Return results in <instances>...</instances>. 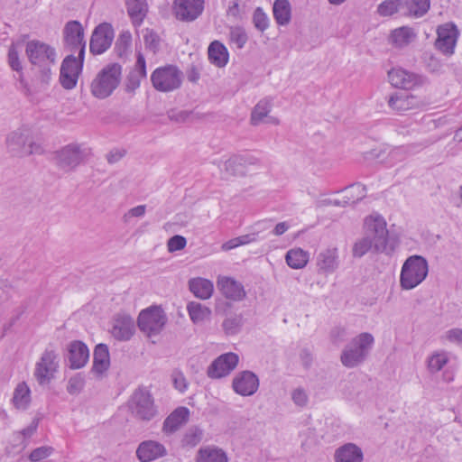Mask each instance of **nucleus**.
Masks as SVG:
<instances>
[{
  "instance_id": "nucleus-45",
  "label": "nucleus",
  "mask_w": 462,
  "mask_h": 462,
  "mask_svg": "<svg viewBox=\"0 0 462 462\" xmlns=\"http://www.w3.org/2000/svg\"><path fill=\"white\" fill-rule=\"evenodd\" d=\"M448 362L446 352H435L428 357L427 366L431 374L439 372Z\"/></svg>"
},
{
  "instance_id": "nucleus-44",
  "label": "nucleus",
  "mask_w": 462,
  "mask_h": 462,
  "mask_svg": "<svg viewBox=\"0 0 462 462\" xmlns=\"http://www.w3.org/2000/svg\"><path fill=\"white\" fill-rule=\"evenodd\" d=\"M346 200H348V205L355 204L366 196V188L361 183H355L344 190Z\"/></svg>"
},
{
  "instance_id": "nucleus-50",
  "label": "nucleus",
  "mask_w": 462,
  "mask_h": 462,
  "mask_svg": "<svg viewBox=\"0 0 462 462\" xmlns=\"http://www.w3.org/2000/svg\"><path fill=\"white\" fill-rule=\"evenodd\" d=\"M253 23L254 27L262 32L269 27V18L262 7H257L254 10L253 14Z\"/></svg>"
},
{
  "instance_id": "nucleus-12",
  "label": "nucleus",
  "mask_w": 462,
  "mask_h": 462,
  "mask_svg": "<svg viewBox=\"0 0 462 462\" xmlns=\"http://www.w3.org/2000/svg\"><path fill=\"white\" fill-rule=\"evenodd\" d=\"M129 408L134 417L143 420H150L156 414L151 394L143 390L134 392L130 401Z\"/></svg>"
},
{
  "instance_id": "nucleus-56",
  "label": "nucleus",
  "mask_w": 462,
  "mask_h": 462,
  "mask_svg": "<svg viewBox=\"0 0 462 462\" xmlns=\"http://www.w3.org/2000/svg\"><path fill=\"white\" fill-rule=\"evenodd\" d=\"M186 245V238L182 236L176 235L168 240L167 247L169 252H175L183 249Z\"/></svg>"
},
{
  "instance_id": "nucleus-10",
  "label": "nucleus",
  "mask_w": 462,
  "mask_h": 462,
  "mask_svg": "<svg viewBox=\"0 0 462 462\" xmlns=\"http://www.w3.org/2000/svg\"><path fill=\"white\" fill-rule=\"evenodd\" d=\"M25 51L29 60L33 65L45 67L54 64L56 61L55 49L40 41L28 42Z\"/></svg>"
},
{
  "instance_id": "nucleus-27",
  "label": "nucleus",
  "mask_w": 462,
  "mask_h": 462,
  "mask_svg": "<svg viewBox=\"0 0 462 462\" xmlns=\"http://www.w3.org/2000/svg\"><path fill=\"white\" fill-rule=\"evenodd\" d=\"M195 460L196 462H228L226 453L216 446L200 448Z\"/></svg>"
},
{
  "instance_id": "nucleus-6",
  "label": "nucleus",
  "mask_w": 462,
  "mask_h": 462,
  "mask_svg": "<svg viewBox=\"0 0 462 462\" xmlns=\"http://www.w3.org/2000/svg\"><path fill=\"white\" fill-rule=\"evenodd\" d=\"M166 323L167 316L163 310L158 306L143 310L137 319L139 329L149 337L159 335Z\"/></svg>"
},
{
  "instance_id": "nucleus-60",
  "label": "nucleus",
  "mask_w": 462,
  "mask_h": 462,
  "mask_svg": "<svg viewBox=\"0 0 462 462\" xmlns=\"http://www.w3.org/2000/svg\"><path fill=\"white\" fill-rule=\"evenodd\" d=\"M132 71L137 73L144 79L146 78V62L144 56L140 51L137 52L136 62Z\"/></svg>"
},
{
  "instance_id": "nucleus-40",
  "label": "nucleus",
  "mask_w": 462,
  "mask_h": 462,
  "mask_svg": "<svg viewBox=\"0 0 462 462\" xmlns=\"http://www.w3.org/2000/svg\"><path fill=\"white\" fill-rule=\"evenodd\" d=\"M415 37L413 30L408 26H402L393 30L391 33L392 42L399 48L407 46Z\"/></svg>"
},
{
  "instance_id": "nucleus-20",
  "label": "nucleus",
  "mask_w": 462,
  "mask_h": 462,
  "mask_svg": "<svg viewBox=\"0 0 462 462\" xmlns=\"http://www.w3.org/2000/svg\"><path fill=\"white\" fill-rule=\"evenodd\" d=\"M67 359L71 369H79L86 365L89 359V350L85 343L74 340L68 346Z\"/></svg>"
},
{
  "instance_id": "nucleus-33",
  "label": "nucleus",
  "mask_w": 462,
  "mask_h": 462,
  "mask_svg": "<svg viewBox=\"0 0 462 462\" xmlns=\"http://www.w3.org/2000/svg\"><path fill=\"white\" fill-rule=\"evenodd\" d=\"M190 291L201 300L209 299L213 293L214 286L212 282L204 278H193L189 282Z\"/></svg>"
},
{
  "instance_id": "nucleus-14",
  "label": "nucleus",
  "mask_w": 462,
  "mask_h": 462,
  "mask_svg": "<svg viewBox=\"0 0 462 462\" xmlns=\"http://www.w3.org/2000/svg\"><path fill=\"white\" fill-rule=\"evenodd\" d=\"M84 60L68 55L60 66V82L66 89H72L76 87L79 76L82 70Z\"/></svg>"
},
{
  "instance_id": "nucleus-55",
  "label": "nucleus",
  "mask_w": 462,
  "mask_h": 462,
  "mask_svg": "<svg viewBox=\"0 0 462 462\" xmlns=\"http://www.w3.org/2000/svg\"><path fill=\"white\" fill-rule=\"evenodd\" d=\"M143 78L140 75H138L135 72H133L132 70L129 72V74L126 77L125 80V90L126 92H134L135 91L141 84V80Z\"/></svg>"
},
{
  "instance_id": "nucleus-22",
  "label": "nucleus",
  "mask_w": 462,
  "mask_h": 462,
  "mask_svg": "<svg viewBox=\"0 0 462 462\" xmlns=\"http://www.w3.org/2000/svg\"><path fill=\"white\" fill-rule=\"evenodd\" d=\"M134 321L130 315L117 314L111 330L112 336L120 341L129 340L134 333Z\"/></svg>"
},
{
  "instance_id": "nucleus-34",
  "label": "nucleus",
  "mask_w": 462,
  "mask_h": 462,
  "mask_svg": "<svg viewBox=\"0 0 462 462\" xmlns=\"http://www.w3.org/2000/svg\"><path fill=\"white\" fill-rule=\"evenodd\" d=\"M208 59L212 64L219 68L226 65L229 56L228 51L225 45L220 42H212L208 47Z\"/></svg>"
},
{
  "instance_id": "nucleus-42",
  "label": "nucleus",
  "mask_w": 462,
  "mask_h": 462,
  "mask_svg": "<svg viewBox=\"0 0 462 462\" xmlns=\"http://www.w3.org/2000/svg\"><path fill=\"white\" fill-rule=\"evenodd\" d=\"M272 108V102L269 99L260 100L251 114V124L254 125H259L264 117L268 116Z\"/></svg>"
},
{
  "instance_id": "nucleus-39",
  "label": "nucleus",
  "mask_w": 462,
  "mask_h": 462,
  "mask_svg": "<svg viewBox=\"0 0 462 462\" xmlns=\"http://www.w3.org/2000/svg\"><path fill=\"white\" fill-rule=\"evenodd\" d=\"M244 326V317L242 313H229L222 322V328L226 336L237 335Z\"/></svg>"
},
{
  "instance_id": "nucleus-35",
  "label": "nucleus",
  "mask_w": 462,
  "mask_h": 462,
  "mask_svg": "<svg viewBox=\"0 0 462 462\" xmlns=\"http://www.w3.org/2000/svg\"><path fill=\"white\" fill-rule=\"evenodd\" d=\"M245 160L240 157V155L231 156L224 162L222 166H219L223 178L227 179L231 176L242 174L245 169Z\"/></svg>"
},
{
  "instance_id": "nucleus-29",
  "label": "nucleus",
  "mask_w": 462,
  "mask_h": 462,
  "mask_svg": "<svg viewBox=\"0 0 462 462\" xmlns=\"http://www.w3.org/2000/svg\"><path fill=\"white\" fill-rule=\"evenodd\" d=\"M32 401L31 390L25 382L19 383L14 390L12 404L20 411L29 408Z\"/></svg>"
},
{
  "instance_id": "nucleus-63",
  "label": "nucleus",
  "mask_w": 462,
  "mask_h": 462,
  "mask_svg": "<svg viewBox=\"0 0 462 462\" xmlns=\"http://www.w3.org/2000/svg\"><path fill=\"white\" fill-rule=\"evenodd\" d=\"M319 203L321 206H335V207L348 206V200H346V199L344 197H343V199H326L321 200Z\"/></svg>"
},
{
  "instance_id": "nucleus-8",
  "label": "nucleus",
  "mask_w": 462,
  "mask_h": 462,
  "mask_svg": "<svg viewBox=\"0 0 462 462\" xmlns=\"http://www.w3.org/2000/svg\"><path fill=\"white\" fill-rule=\"evenodd\" d=\"M59 368V355L53 348H46L35 365L33 375L40 385H46L54 378Z\"/></svg>"
},
{
  "instance_id": "nucleus-47",
  "label": "nucleus",
  "mask_w": 462,
  "mask_h": 462,
  "mask_svg": "<svg viewBox=\"0 0 462 462\" xmlns=\"http://www.w3.org/2000/svg\"><path fill=\"white\" fill-rule=\"evenodd\" d=\"M372 249H374V239L370 236L365 235L354 244L352 254L354 257L361 258Z\"/></svg>"
},
{
  "instance_id": "nucleus-7",
  "label": "nucleus",
  "mask_w": 462,
  "mask_h": 462,
  "mask_svg": "<svg viewBox=\"0 0 462 462\" xmlns=\"http://www.w3.org/2000/svg\"><path fill=\"white\" fill-rule=\"evenodd\" d=\"M182 72L173 65L157 68L151 75L153 88L161 92H171L180 88Z\"/></svg>"
},
{
  "instance_id": "nucleus-57",
  "label": "nucleus",
  "mask_w": 462,
  "mask_h": 462,
  "mask_svg": "<svg viewBox=\"0 0 462 462\" xmlns=\"http://www.w3.org/2000/svg\"><path fill=\"white\" fill-rule=\"evenodd\" d=\"M84 383L83 377L80 375L73 376L69 381L67 391L70 394H77L83 389Z\"/></svg>"
},
{
  "instance_id": "nucleus-53",
  "label": "nucleus",
  "mask_w": 462,
  "mask_h": 462,
  "mask_svg": "<svg viewBox=\"0 0 462 462\" xmlns=\"http://www.w3.org/2000/svg\"><path fill=\"white\" fill-rule=\"evenodd\" d=\"M52 452L53 448L51 447L42 446L33 449L29 455V459L32 462H39L50 457Z\"/></svg>"
},
{
  "instance_id": "nucleus-41",
  "label": "nucleus",
  "mask_w": 462,
  "mask_h": 462,
  "mask_svg": "<svg viewBox=\"0 0 462 462\" xmlns=\"http://www.w3.org/2000/svg\"><path fill=\"white\" fill-rule=\"evenodd\" d=\"M132 34L129 31L122 32L115 44V51L119 58H125L131 52Z\"/></svg>"
},
{
  "instance_id": "nucleus-3",
  "label": "nucleus",
  "mask_w": 462,
  "mask_h": 462,
  "mask_svg": "<svg viewBox=\"0 0 462 462\" xmlns=\"http://www.w3.org/2000/svg\"><path fill=\"white\" fill-rule=\"evenodd\" d=\"M365 235L374 239V251L376 253H391L394 250L395 242L389 236L385 219L379 214H372L365 218Z\"/></svg>"
},
{
  "instance_id": "nucleus-19",
  "label": "nucleus",
  "mask_w": 462,
  "mask_h": 462,
  "mask_svg": "<svg viewBox=\"0 0 462 462\" xmlns=\"http://www.w3.org/2000/svg\"><path fill=\"white\" fill-rule=\"evenodd\" d=\"M232 388L241 396H252L259 388V378L252 371H242L233 378Z\"/></svg>"
},
{
  "instance_id": "nucleus-54",
  "label": "nucleus",
  "mask_w": 462,
  "mask_h": 462,
  "mask_svg": "<svg viewBox=\"0 0 462 462\" xmlns=\"http://www.w3.org/2000/svg\"><path fill=\"white\" fill-rule=\"evenodd\" d=\"M291 400L295 405L304 407L309 402V396L302 387H298L291 392Z\"/></svg>"
},
{
  "instance_id": "nucleus-36",
  "label": "nucleus",
  "mask_w": 462,
  "mask_h": 462,
  "mask_svg": "<svg viewBox=\"0 0 462 462\" xmlns=\"http://www.w3.org/2000/svg\"><path fill=\"white\" fill-rule=\"evenodd\" d=\"M273 14L276 23L284 26L290 23L291 19V6L288 0H275L273 6Z\"/></svg>"
},
{
  "instance_id": "nucleus-16",
  "label": "nucleus",
  "mask_w": 462,
  "mask_h": 462,
  "mask_svg": "<svg viewBox=\"0 0 462 462\" xmlns=\"http://www.w3.org/2000/svg\"><path fill=\"white\" fill-rule=\"evenodd\" d=\"M239 357L229 352L217 357L208 367L207 374L211 379L227 376L238 365Z\"/></svg>"
},
{
  "instance_id": "nucleus-24",
  "label": "nucleus",
  "mask_w": 462,
  "mask_h": 462,
  "mask_svg": "<svg viewBox=\"0 0 462 462\" xmlns=\"http://www.w3.org/2000/svg\"><path fill=\"white\" fill-rule=\"evenodd\" d=\"M217 287L226 299L235 301L244 300L246 295L243 284L230 277L218 278Z\"/></svg>"
},
{
  "instance_id": "nucleus-4",
  "label": "nucleus",
  "mask_w": 462,
  "mask_h": 462,
  "mask_svg": "<svg viewBox=\"0 0 462 462\" xmlns=\"http://www.w3.org/2000/svg\"><path fill=\"white\" fill-rule=\"evenodd\" d=\"M428 272V262L424 257L420 255L408 257L401 271L400 284L402 289H414L425 280Z\"/></svg>"
},
{
  "instance_id": "nucleus-51",
  "label": "nucleus",
  "mask_w": 462,
  "mask_h": 462,
  "mask_svg": "<svg viewBox=\"0 0 462 462\" xmlns=\"http://www.w3.org/2000/svg\"><path fill=\"white\" fill-rule=\"evenodd\" d=\"M229 37L231 42L235 43L238 49H242L248 40L245 31L239 26L230 29Z\"/></svg>"
},
{
  "instance_id": "nucleus-18",
  "label": "nucleus",
  "mask_w": 462,
  "mask_h": 462,
  "mask_svg": "<svg viewBox=\"0 0 462 462\" xmlns=\"http://www.w3.org/2000/svg\"><path fill=\"white\" fill-rule=\"evenodd\" d=\"M205 0H174V14L182 22L195 21L204 10Z\"/></svg>"
},
{
  "instance_id": "nucleus-5",
  "label": "nucleus",
  "mask_w": 462,
  "mask_h": 462,
  "mask_svg": "<svg viewBox=\"0 0 462 462\" xmlns=\"http://www.w3.org/2000/svg\"><path fill=\"white\" fill-rule=\"evenodd\" d=\"M6 147L13 156L23 157L31 154H42L43 148L32 140L27 129H17L6 137Z\"/></svg>"
},
{
  "instance_id": "nucleus-30",
  "label": "nucleus",
  "mask_w": 462,
  "mask_h": 462,
  "mask_svg": "<svg viewBox=\"0 0 462 462\" xmlns=\"http://www.w3.org/2000/svg\"><path fill=\"white\" fill-rule=\"evenodd\" d=\"M419 104L416 97L409 94H394L388 100L389 106L399 113L410 110Z\"/></svg>"
},
{
  "instance_id": "nucleus-2",
  "label": "nucleus",
  "mask_w": 462,
  "mask_h": 462,
  "mask_svg": "<svg viewBox=\"0 0 462 462\" xmlns=\"http://www.w3.org/2000/svg\"><path fill=\"white\" fill-rule=\"evenodd\" d=\"M122 78V66L111 63L104 67L92 80L90 89L92 95L104 99L112 95L119 86Z\"/></svg>"
},
{
  "instance_id": "nucleus-17",
  "label": "nucleus",
  "mask_w": 462,
  "mask_h": 462,
  "mask_svg": "<svg viewBox=\"0 0 462 462\" xmlns=\"http://www.w3.org/2000/svg\"><path fill=\"white\" fill-rule=\"evenodd\" d=\"M114 36L111 24L103 23L97 25L90 39V51L95 55L104 53L111 46Z\"/></svg>"
},
{
  "instance_id": "nucleus-23",
  "label": "nucleus",
  "mask_w": 462,
  "mask_h": 462,
  "mask_svg": "<svg viewBox=\"0 0 462 462\" xmlns=\"http://www.w3.org/2000/svg\"><path fill=\"white\" fill-rule=\"evenodd\" d=\"M166 455V448L154 440L143 441L136 449V456L141 462H152Z\"/></svg>"
},
{
  "instance_id": "nucleus-52",
  "label": "nucleus",
  "mask_w": 462,
  "mask_h": 462,
  "mask_svg": "<svg viewBox=\"0 0 462 462\" xmlns=\"http://www.w3.org/2000/svg\"><path fill=\"white\" fill-rule=\"evenodd\" d=\"M407 154V148L404 146H399L389 149L387 152V157H383V160H385L387 163L393 164L397 162H402L405 159Z\"/></svg>"
},
{
  "instance_id": "nucleus-11",
  "label": "nucleus",
  "mask_w": 462,
  "mask_h": 462,
  "mask_svg": "<svg viewBox=\"0 0 462 462\" xmlns=\"http://www.w3.org/2000/svg\"><path fill=\"white\" fill-rule=\"evenodd\" d=\"M87 154V151L79 144L70 143L56 152L55 160L60 169L72 171L85 160Z\"/></svg>"
},
{
  "instance_id": "nucleus-58",
  "label": "nucleus",
  "mask_w": 462,
  "mask_h": 462,
  "mask_svg": "<svg viewBox=\"0 0 462 462\" xmlns=\"http://www.w3.org/2000/svg\"><path fill=\"white\" fill-rule=\"evenodd\" d=\"M8 63L12 69L15 71L22 70V65L19 60V54L14 44H12L8 51Z\"/></svg>"
},
{
  "instance_id": "nucleus-21",
  "label": "nucleus",
  "mask_w": 462,
  "mask_h": 462,
  "mask_svg": "<svg viewBox=\"0 0 462 462\" xmlns=\"http://www.w3.org/2000/svg\"><path fill=\"white\" fill-rule=\"evenodd\" d=\"M316 265L318 273L321 274H331L339 266L338 251L336 247L326 248L317 255Z\"/></svg>"
},
{
  "instance_id": "nucleus-46",
  "label": "nucleus",
  "mask_w": 462,
  "mask_h": 462,
  "mask_svg": "<svg viewBox=\"0 0 462 462\" xmlns=\"http://www.w3.org/2000/svg\"><path fill=\"white\" fill-rule=\"evenodd\" d=\"M203 430L197 426L189 428L183 435L181 444L183 447L194 448L201 442Z\"/></svg>"
},
{
  "instance_id": "nucleus-43",
  "label": "nucleus",
  "mask_w": 462,
  "mask_h": 462,
  "mask_svg": "<svg viewBox=\"0 0 462 462\" xmlns=\"http://www.w3.org/2000/svg\"><path fill=\"white\" fill-rule=\"evenodd\" d=\"M377 12L382 16H390L396 13L403 15V0H385L378 5Z\"/></svg>"
},
{
  "instance_id": "nucleus-28",
  "label": "nucleus",
  "mask_w": 462,
  "mask_h": 462,
  "mask_svg": "<svg viewBox=\"0 0 462 462\" xmlns=\"http://www.w3.org/2000/svg\"><path fill=\"white\" fill-rule=\"evenodd\" d=\"M335 460L336 462H362L363 452L356 444L347 443L336 450Z\"/></svg>"
},
{
  "instance_id": "nucleus-64",
  "label": "nucleus",
  "mask_w": 462,
  "mask_h": 462,
  "mask_svg": "<svg viewBox=\"0 0 462 462\" xmlns=\"http://www.w3.org/2000/svg\"><path fill=\"white\" fill-rule=\"evenodd\" d=\"M146 211V206L145 205H139L137 207H134L131 208L125 215V217H141L145 214Z\"/></svg>"
},
{
  "instance_id": "nucleus-38",
  "label": "nucleus",
  "mask_w": 462,
  "mask_h": 462,
  "mask_svg": "<svg viewBox=\"0 0 462 462\" xmlns=\"http://www.w3.org/2000/svg\"><path fill=\"white\" fill-rule=\"evenodd\" d=\"M187 310L191 321L195 324L202 323L209 319L211 316V310L196 301H191L187 305Z\"/></svg>"
},
{
  "instance_id": "nucleus-13",
  "label": "nucleus",
  "mask_w": 462,
  "mask_h": 462,
  "mask_svg": "<svg viewBox=\"0 0 462 462\" xmlns=\"http://www.w3.org/2000/svg\"><path fill=\"white\" fill-rule=\"evenodd\" d=\"M459 32L453 23H446L437 29V39L435 48L445 56L454 54Z\"/></svg>"
},
{
  "instance_id": "nucleus-62",
  "label": "nucleus",
  "mask_w": 462,
  "mask_h": 462,
  "mask_svg": "<svg viewBox=\"0 0 462 462\" xmlns=\"http://www.w3.org/2000/svg\"><path fill=\"white\" fill-rule=\"evenodd\" d=\"M125 154V150L115 149L109 152L106 155V160L110 164L119 162Z\"/></svg>"
},
{
  "instance_id": "nucleus-26",
  "label": "nucleus",
  "mask_w": 462,
  "mask_h": 462,
  "mask_svg": "<svg viewBox=\"0 0 462 462\" xmlns=\"http://www.w3.org/2000/svg\"><path fill=\"white\" fill-rule=\"evenodd\" d=\"M110 366L108 347L105 344L96 346L93 354L92 372L101 376Z\"/></svg>"
},
{
  "instance_id": "nucleus-9",
  "label": "nucleus",
  "mask_w": 462,
  "mask_h": 462,
  "mask_svg": "<svg viewBox=\"0 0 462 462\" xmlns=\"http://www.w3.org/2000/svg\"><path fill=\"white\" fill-rule=\"evenodd\" d=\"M64 47L71 52H78L79 58L84 60L86 42L84 29L78 21H69L63 29Z\"/></svg>"
},
{
  "instance_id": "nucleus-48",
  "label": "nucleus",
  "mask_w": 462,
  "mask_h": 462,
  "mask_svg": "<svg viewBox=\"0 0 462 462\" xmlns=\"http://www.w3.org/2000/svg\"><path fill=\"white\" fill-rule=\"evenodd\" d=\"M258 233H251L246 234L244 236H240L235 238H232L228 240L227 242L224 243L222 245V249L225 251H228L234 248H236L240 245H245L247 244H250L252 242H254L257 240Z\"/></svg>"
},
{
  "instance_id": "nucleus-32",
  "label": "nucleus",
  "mask_w": 462,
  "mask_h": 462,
  "mask_svg": "<svg viewBox=\"0 0 462 462\" xmlns=\"http://www.w3.org/2000/svg\"><path fill=\"white\" fill-rule=\"evenodd\" d=\"M127 13L134 26L143 23L148 12V5L145 0H126Z\"/></svg>"
},
{
  "instance_id": "nucleus-15",
  "label": "nucleus",
  "mask_w": 462,
  "mask_h": 462,
  "mask_svg": "<svg viewBox=\"0 0 462 462\" xmlns=\"http://www.w3.org/2000/svg\"><path fill=\"white\" fill-rule=\"evenodd\" d=\"M390 83L398 88L413 89L421 87L426 79L421 75L408 71L402 68H394L388 72Z\"/></svg>"
},
{
  "instance_id": "nucleus-31",
  "label": "nucleus",
  "mask_w": 462,
  "mask_h": 462,
  "mask_svg": "<svg viewBox=\"0 0 462 462\" xmlns=\"http://www.w3.org/2000/svg\"><path fill=\"white\" fill-rule=\"evenodd\" d=\"M430 7V0H403V15L420 18Z\"/></svg>"
},
{
  "instance_id": "nucleus-25",
  "label": "nucleus",
  "mask_w": 462,
  "mask_h": 462,
  "mask_svg": "<svg viewBox=\"0 0 462 462\" xmlns=\"http://www.w3.org/2000/svg\"><path fill=\"white\" fill-rule=\"evenodd\" d=\"M189 411L186 407H179L174 410L164 420L162 431L165 434H172L180 430L188 420Z\"/></svg>"
},
{
  "instance_id": "nucleus-1",
  "label": "nucleus",
  "mask_w": 462,
  "mask_h": 462,
  "mask_svg": "<svg viewBox=\"0 0 462 462\" xmlns=\"http://www.w3.org/2000/svg\"><path fill=\"white\" fill-rule=\"evenodd\" d=\"M374 344V338L372 334L360 333L344 347L340 356L342 365L347 368L359 365L367 358Z\"/></svg>"
},
{
  "instance_id": "nucleus-59",
  "label": "nucleus",
  "mask_w": 462,
  "mask_h": 462,
  "mask_svg": "<svg viewBox=\"0 0 462 462\" xmlns=\"http://www.w3.org/2000/svg\"><path fill=\"white\" fill-rule=\"evenodd\" d=\"M174 387L180 393H184L188 388V383L181 372L175 371L172 374Z\"/></svg>"
},
{
  "instance_id": "nucleus-49",
  "label": "nucleus",
  "mask_w": 462,
  "mask_h": 462,
  "mask_svg": "<svg viewBox=\"0 0 462 462\" xmlns=\"http://www.w3.org/2000/svg\"><path fill=\"white\" fill-rule=\"evenodd\" d=\"M38 428V420H33L29 426L21 431L14 433L15 440L20 442L22 448H25L28 445V439L36 432Z\"/></svg>"
},
{
  "instance_id": "nucleus-61",
  "label": "nucleus",
  "mask_w": 462,
  "mask_h": 462,
  "mask_svg": "<svg viewBox=\"0 0 462 462\" xmlns=\"http://www.w3.org/2000/svg\"><path fill=\"white\" fill-rule=\"evenodd\" d=\"M445 337L447 340L457 343V344H462V329L461 328H452L446 332Z\"/></svg>"
},
{
  "instance_id": "nucleus-37",
  "label": "nucleus",
  "mask_w": 462,
  "mask_h": 462,
  "mask_svg": "<svg viewBox=\"0 0 462 462\" xmlns=\"http://www.w3.org/2000/svg\"><path fill=\"white\" fill-rule=\"evenodd\" d=\"M310 259V254L301 248L290 249L285 255L287 264L292 269L304 268Z\"/></svg>"
}]
</instances>
